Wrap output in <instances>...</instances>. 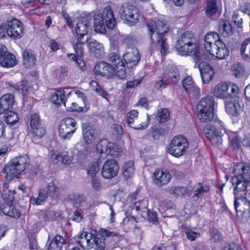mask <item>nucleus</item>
Here are the masks:
<instances>
[{
    "label": "nucleus",
    "mask_w": 250,
    "mask_h": 250,
    "mask_svg": "<svg viewBox=\"0 0 250 250\" xmlns=\"http://www.w3.org/2000/svg\"><path fill=\"white\" fill-rule=\"evenodd\" d=\"M203 46L204 50L202 55L197 57L201 58V60L211 57H215L219 60H224L229 55L228 48L216 32H210L205 36Z\"/></svg>",
    "instance_id": "f257e3e1"
},
{
    "label": "nucleus",
    "mask_w": 250,
    "mask_h": 250,
    "mask_svg": "<svg viewBox=\"0 0 250 250\" xmlns=\"http://www.w3.org/2000/svg\"><path fill=\"white\" fill-rule=\"evenodd\" d=\"M114 235L113 232L104 229L100 233L92 230L90 233L83 231L74 237L76 243L83 249H95L97 250H104L105 247V236Z\"/></svg>",
    "instance_id": "f03ea898"
},
{
    "label": "nucleus",
    "mask_w": 250,
    "mask_h": 250,
    "mask_svg": "<svg viewBox=\"0 0 250 250\" xmlns=\"http://www.w3.org/2000/svg\"><path fill=\"white\" fill-rule=\"evenodd\" d=\"M147 26L151 42L161 47L162 54H166L168 51V45L164 36L169 28L166 21L155 18L147 24Z\"/></svg>",
    "instance_id": "7ed1b4c3"
},
{
    "label": "nucleus",
    "mask_w": 250,
    "mask_h": 250,
    "mask_svg": "<svg viewBox=\"0 0 250 250\" xmlns=\"http://www.w3.org/2000/svg\"><path fill=\"white\" fill-rule=\"evenodd\" d=\"M175 48L182 55H192L193 59L197 62L201 61L198 56L202 55L203 52L198 47L196 38L188 32L183 34L177 40Z\"/></svg>",
    "instance_id": "20e7f679"
},
{
    "label": "nucleus",
    "mask_w": 250,
    "mask_h": 250,
    "mask_svg": "<svg viewBox=\"0 0 250 250\" xmlns=\"http://www.w3.org/2000/svg\"><path fill=\"white\" fill-rule=\"evenodd\" d=\"M233 172L234 175L232 177L231 182L235 186L234 196L248 195L247 189L250 185V175L246 167L243 164H238L234 167Z\"/></svg>",
    "instance_id": "39448f33"
},
{
    "label": "nucleus",
    "mask_w": 250,
    "mask_h": 250,
    "mask_svg": "<svg viewBox=\"0 0 250 250\" xmlns=\"http://www.w3.org/2000/svg\"><path fill=\"white\" fill-rule=\"evenodd\" d=\"M116 20L110 6L106 7L102 13L96 12L94 14V27L96 32H105V25L109 29L114 28Z\"/></svg>",
    "instance_id": "423d86ee"
},
{
    "label": "nucleus",
    "mask_w": 250,
    "mask_h": 250,
    "mask_svg": "<svg viewBox=\"0 0 250 250\" xmlns=\"http://www.w3.org/2000/svg\"><path fill=\"white\" fill-rule=\"evenodd\" d=\"M214 104V99L211 96H207L198 102L196 111L197 117L201 122L208 123L212 120Z\"/></svg>",
    "instance_id": "0eeeda50"
},
{
    "label": "nucleus",
    "mask_w": 250,
    "mask_h": 250,
    "mask_svg": "<svg viewBox=\"0 0 250 250\" xmlns=\"http://www.w3.org/2000/svg\"><path fill=\"white\" fill-rule=\"evenodd\" d=\"M26 161L25 158L19 157L10 161L4 167L3 172L6 174L7 180L11 181L14 178H19L25 170Z\"/></svg>",
    "instance_id": "6e6552de"
},
{
    "label": "nucleus",
    "mask_w": 250,
    "mask_h": 250,
    "mask_svg": "<svg viewBox=\"0 0 250 250\" xmlns=\"http://www.w3.org/2000/svg\"><path fill=\"white\" fill-rule=\"evenodd\" d=\"M238 91V86L234 83L228 82H221L216 84L213 92L216 98L227 101L236 97Z\"/></svg>",
    "instance_id": "1a4fd4ad"
},
{
    "label": "nucleus",
    "mask_w": 250,
    "mask_h": 250,
    "mask_svg": "<svg viewBox=\"0 0 250 250\" xmlns=\"http://www.w3.org/2000/svg\"><path fill=\"white\" fill-rule=\"evenodd\" d=\"M234 204L238 218L242 221L248 220L250 217V200L247 195L234 196Z\"/></svg>",
    "instance_id": "9d476101"
},
{
    "label": "nucleus",
    "mask_w": 250,
    "mask_h": 250,
    "mask_svg": "<svg viewBox=\"0 0 250 250\" xmlns=\"http://www.w3.org/2000/svg\"><path fill=\"white\" fill-rule=\"evenodd\" d=\"M59 194V188L53 181L47 182L46 188H41L39 191L38 197L31 198L34 205H41L48 196L52 198H57Z\"/></svg>",
    "instance_id": "9b49d317"
},
{
    "label": "nucleus",
    "mask_w": 250,
    "mask_h": 250,
    "mask_svg": "<svg viewBox=\"0 0 250 250\" xmlns=\"http://www.w3.org/2000/svg\"><path fill=\"white\" fill-rule=\"evenodd\" d=\"M119 14L121 18L129 26L134 25L139 21V12L133 5L127 4L123 5L119 11Z\"/></svg>",
    "instance_id": "f8f14e48"
},
{
    "label": "nucleus",
    "mask_w": 250,
    "mask_h": 250,
    "mask_svg": "<svg viewBox=\"0 0 250 250\" xmlns=\"http://www.w3.org/2000/svg\"><path fill=\"white\" fill-rule=\"evenodd\" d=\"M187 139L183 136H175L171 141L168 148L169 154L175 157H179L185 152L188 147Z\"/></svg>",
    "instance_id": "ddd939ff"
},
{
    "label": "nucleus",
    "mask_w": 250,
    "mask_h": 250,
    "mask_svg": "<svg viewBox=\"0 0 250 250\" xmlns=\"http://www.w3.org/2000/svg\"><path fill=\"white\" fill-rule=\"evenodd\" d=\"M76 129V122L72 118H64L58 126L59 136L64 140H69Z\"/></svg>",
    "instance_id": "4468645a"
},
{
    "label": "nucleus",
    "mask_w": 250,
    "mask_h": 250,
    "mask_svg": "<svg viewBox=\"0 0 250 250\" xmlns=\"http://www.w3.org/2000/svg\"><path fill=\"white\" fill-rule=\"evenodd\" d=\"M6 192V190H4L1 193L2 198L5 200H7V202L5 204H3L1 207V211L4 214L7 216L12 218H18L21 215L19 207L12 204L13 197L9 195V198H8Z\"/></svg>",
    "instance_id": "2eb2a0df"
},
{
    "label": "nucleus",
    "mask_w": 250,
    "mask_h": 250,
    "mask_svg": "<svg viewBox=\"0 0 250 250\" xmlns=\"http://www.w3.org/2000/svg\"><path fill=\"white\" fill-rule=\"evenodd\" d=\"M89 22L87 18H82L76 24L75 27L77 41L76 43L83 44L88 40L87 35L89 27Z\"/></svg>",
    "instance_id": "dca6fc26"
},
{
    "label": "nucleus",
    "mask_w": 250,
    "mask_h": 250,
    "mask_svg": "<svg viewBox=\"0 0 250 250\" xmlns=\"http://www.w3.org/2000/svg\"><path fill=\"white\" fill-rule=\"evenodd\" d=\"M94 72L97 75H100L107 78L117 77V70L110 63L104 61L97 63L94 68Z\"/></svg>",
    "instance_id": "f3484780"
},
{
    "label": "nucleus",
    "mask_w": 250,
    "mask_h": 250,
    "mask_svg": "<svg viewBox=\"0 0 250 250\" xmlns=\"http://www.w3.org/2000/svg\"><path fill=\"white\" fill-rule=\"evenodd\" d=\"M108 61L117 70V77L120 79H125L126 76L125 67L119 55L117 52L110 53L108 55Z\"/></svg>",
    "instance_id": "a211bd4d"
},
{
    "label": "nucleus",
    "mask_w": 250,
    "mask_h": 250,
    "mask_svg": "<svg viewBox=\"0 0 250 250\" xmlns=\"http://www.w3.org/2000/svg\"><path fill=\"white\" fill-rule=\"evenodd\" d=\"M127 122L131 127L135 129H143L146 128L149 122L148 116L145 122H141L138 117V112L136 110H131L127 114Z\"/></svg>",
    "instance_id": "6ab92c4d"
},
{
    "label": "nucleus",
    "mask_w": 250,
    "mask_h": 250,
    "mask_svg": "<svg viewBox=\"0 0 250 250\" xmlns=\"http://www.w3.org/2000/svg\"><path fill=\"white\" fill-rule=\"evenodd\" d=\"M29 133L32 137L40 138L45 134V129L41 126L39 116L34 114L30 117Z\"/></svg>",
    "instance_id": "aec40b11"
},
{
    "label": "nucleus",
    "mask_w": 250,
    "mask_h": 250,
    "mask_svg": "<svg viewBox=\"0 0 250 250\" xmlns=\"http://www.w3.org/2000/svg\"><path fill=\"white\" fill-rule=\"evenodd\" d=\"M6 32L7 35L14 39L20 38L23 35V28L21 21L14 19L7 22Z\"/></svg>",
    "instance_id": "412c9836"
},
{
    "label": "nucleus",
    "mask_w": 250,
    "mask_h": 250,
    "mask_svg": "<svg viewBox=\"0 0 250 250\" xmlns=\"http://www.w3.org/2000/svg\"><path fill=\"white\" fill-rule=\"evenodd\" d=\"M17 60L16 57L7 50L3 45L0 46V65L5 68L13 67L16 65Z\"/></svg>",
    "instance_id": "4be33fe9"
},
{
    "label": "nucleus",
    "mask_w": 250,
    "mask_h": 250,
    "mask_svg": "<svg viewBox=\"0 0 250 250\" xmlns=\"http://www.w3.org/2000/svg\"><path fill=\"white\" fill-rule=\"evenodd\" d=\"M119 169V165L114 159L107 160L103 165L102 174L105 179H111L115 177Z\"/></svg>",
    "instance_id": "5701e85b"
},
{
    "label": "nucleus",
    "mask_w": 250,
    "mask_h": 250,
    "mask_svg": "<svg viewBox=\"0 0 250 250\" xmlns=\"http://www.w3.org/2000/svg\"><path fill=\"white\" fill-rule=\"evenodd\" d=\"M207 138L213 145H219L222 142V133L210 124L206 125L203 129Z\"/></svg>",
    "instance_id": "b1692460"
},
{
    "label": "nucleus",
    "mask_w": 250,
    "mask_h": 250,
    "mask_svg": "<svg viewBox=\"0 0 250 250\" xmlns=\"http://www.w3.org/2000/svg\"><path fill=\"white\" fill-rule=\"evenodd\" d=\"M123 57L128 68L136 66L140 60L139 51L136 47L128 48Z\"/></svg>",
    "instance_id": "393cba45"
},
{
    "label": "nucleus",
    "mask_w": 250,
    "mask_h": 250,
    "mask_svg": "<svg viewBox=\"0 0 250 250\" xmlns=\"http://www.w3.org/2000/svg\"><path fill=\"white\" fill-rule=\"evenodd\" d=\"M171 175L166 170L156 169L152 176L153 183L159 187L166 186L170 181Z\"/></svg>",
    "instance_id": "a878e982"
},
{
    "label": "nucleus",
    "mask_w": 250,
    "mask_h": 250,
    "mask_svg": "<svg viewBox=\"0 0 250 250\" xmlns=\"http://www.w3.org/2000/svg\"><path fill=\"white\" fill-rule=\"evenodd\" d=\"M215 124L217 127L220 129L221 130L222 129L224 130V132L228 136V139L229 141V146L233 149L236 150L241 147V142L236 133L225 128L223 123L220 121H216Z\"/></svg>",
    "instance_id": "bb28decb"
},
{
    "label": "nucleus",
    "mask_w": 250,
    "mask_h": 250,
    "mask_svg": "<svg viewBox=\"0 0 250 250\" xmlns=\"http://www.w3.org/2000/svg\"><path fill=\"white\" fill-rule=\"evenodd\" d=\"M82 45L74 42L73 46L76 55L75 54H69L67 55V57L70 60L75 62L80 69L83 70L85 69V65L84 62L81 59L83 56Z\"/></svg>",
    "instance_id": "cd10ccee"
},
{
    "label": "nucleus",
    "mask_w": 250,
    "mask_h": 250,
    "mask_svg": "<svg viewBox=\"0 0 250 250\" xmlns=\"http://www.w3.org/2000/svg\"><path fill=\"white\" fill-rule=\"evenodd\" d=\"M131 201L133 204V210L135 209L137 212H145L147 209L148 203L147 200L141 196L138 191L131 195Z\"/></svg>",
    "instance_id": "c85d7f7f"
},
{
    "label": "nucleus",
    "mask_w": 250,
    "mask_h": 250,
    "mask_svg": "<svg viewBox=\"0 0 250 250\" xmlns=\"http://www.w3.org/2000/svg\"><path fill=\"white\" fill-rule=\"evenodd\" d=\"M235 97L227 100L225 104L227 112L231 116H237L242 110L241 100Z\"/></svg>",
    "instance_id": "c756f323"
},
{
    "label": "nucleus",
    "mask_w": 250,
    "mask_h": 250,
    "mask_svg": "<svg viewBox=\"0 0 250 250\" xmlns=\"http://www.w3.org/2000/svg\"><path fill=\"white\" fill-rule=\"evenodd\" d=\"M198 65L200 75L204 83H207L212 79L214 75V71L212 67L203 60L200 61Z\"/></svg>",
    "instance_id": "7c9ffc66"
},
{
    "label": "nucleus",
    "mask_w": 250,
    "mask_h": 250,
    "mask_svg": "<svg viewBox=\"0 0 250 250\" xmlns=\"http://www.w3.org/2000/svg\"><path fill=\"white\" fill-rule=\"evenodd\" d=\"M182 85L186 91L194 97L199 96L200 89L197 86L190 76H187L182 81Z\"/></svg>",
    "instance_id": "2f4dec72"
},
{
    "label": "nucleus",
    "mask_w": 250,
    "mask_h": 250,
    "mask_svg": "<svg viewBox=\"0 0 250 250\" xmlns=\"http://www.w3.org/2000/svg\"><path fill=\"white\" fill-rule=\"evenodd\" d=\"M83 138L84 142L87 144H91L97 138L96 130L88 124L83 125Z\"/></svg>",
    "instance_id": "473e14b6"
},
{
    "label": "nucleus",
    "mask_w": 250,
    "mask_h": 250,
    "mask_svg": "<svg viewBox=\"0 0 250 250\" xmlns=\"http://www.w3.org/2000/svg\"><path fill=\"white\" fill-rule=\"evenodd\" d=\"M89 50L91 54L97 58H102L104 54L102 44L94 40H90L87 43Z\"/></svg>",
    "instance_id": "72a5a7b5"
},
{
    "label": "nucleus",
    "mask_w": 250,
    "mask_h": 250,
    "mask_svg": "<svg viewBox=\"0 0 250 250\" xmlns=\"http://www.w3.org/2000/svg\"><path fill=\"white\" fill-rule=\"evenodd\" d=\"M14 103V97L12 94H6L0 98V115L11 108Z\"/></svg>",
    "instance_id": "f704fd0d"
},
{
    "label": "nucleus",
    "mask_w": 250,
    "mask_h": 250,
    "mask_svg": "<svg viewBox=\"0 0 250 250\" xmlns=\"http://www.w3.org/2000/svg\"><path fill=\"white\" fill-rule=\"evenodd\" d=\"M64 243V239L62 236L57 235L51 241H48L46 247L47 250H62Z\"/></svg>",
    "instance_id": "c9c22d12"
},
{
    "label": "nucleus",
    "mask_w": 250,
    "mask_h": 250,
    "mask_svg": "<svg viewBox=\"0 0 250 250\" xmlns=\"http://www.w3.org/2000/svg\"><path fill=\"white\" fill-rule=\"evenodd\" d=\"M167 192L175 196H182L189 194L190 189L188 188L185 186H175L168 187Z\"/></svg>",
    "instance_id": "e433bc0d"
},
{
    "label": "nucleus",
    "mask_w": 250,
    "mask_h": 250,
    "mask_svg": "<svg viewBox=\"0 0 250 250\" xmlns=\"http://www.w3.org/2000/svg\"><path fill=\"white\" fill-rule=\"evenodd\" d=\"M219 31L224 37L230 36L232 33V27L228 20L220 19L219 21Z\"/></svg>",
    "instance_id": "4c0bfd02"
},
{
    "label": "nucleus",
    "mask_w": 250,
    "mask_h": 250,
    "mask_svg": "<svg viewBox=\"0 0 250 250\" xmlns=\"http://www.w3.org/2000/svg\"><path fill=\"white\" fill-rule=\"evenodd\" d=\"M218 10L217 0H207L206 14L208 17H211L216 14Z\"/></svg>",
    "instance_id": "58836bf2"
},
{
    "label": "nucleus",
    "mask_w": 250,
    "mask_h": 250,
    "mask_svg": "<svg viewBox=\"0 0 250 250\" xmlns=\"http://www.w3.org/2000/svg\"><path fill=\"white\" fill-rule=\"evenodd\" d=\"M64 106L67 110L70 111L84 112H86L89 108V104H85L84 106H79L76 103L66 101L64 103Z\"/></svg>",
    "instance_id": "ea45409f"
},
{
    "label": "nucleus",
    "mask_w": 250,
    "mask_h": 250,
    "mask_svg": "<svg viewBox=\"0 0 250 250\" xmlns=\"http://www.w3.org/2000/svg\"><path fill=\"white\" fill-rule=\"evenodd\" d=\"M36 62L34 55L30 50H25L23 52V63L27 67L33 66Z\"/></svg>",
    "instance_id": "a19ab883"
},
{
    "label": "nucleus",
    "mask_w": 250,
    "mask_h": 250,
    "mask_svg": "<svg viewBox=\"0 0 250 250\" xmlns=\"http://www.w3.org/2000/svg\"><path fill=\"white\" fill-rule=\"evenodd\" d=\"M106 139L101 140L97 145L96 149L98 152L100 153L101 155H103L104 157H105L108 155V150L109 144Z\"/></svg>",
    "instance_id": "79ce46f5"
},
{
    "label": "nucleus",
    "mask_w": 250,
    "mask_h": 250,
    "mask_svg": "<svg viewBox=\"0 0 250 250\" xmlns=\"http://www.w3.org/2000/svg\"><path fill=\"white\" fill-rule=\"evenodd\" d=\"M64 94L63 90H59L55 91L51 98L52 102L58 105H60L62 104H64V103H66L64 100Z\"/></svg>",
    "instance_id": "37998d69"
},
{
    "label": "nucleus",
    "mask_w": 250,
    "mask_h": 250,
    "mask_svg": "<svg viewBox=\"0 0 250 250\" xmlns=\"http://www.w3.org/2000/svg\"><path fill=\"white\" fill-rule=\"evenodd\" d=\"M209 187L208 186L202 185L201 183H198L194 186L193 196L197 198L202 196L205 193L209 190Z\"/></svg>",
    "instance_id": "c03bdc74"
},
{
    "label": "nucleus",
    "mask_w": 250,
    "mask_h": 250,
    "mask_svg": "<svg viewBox=\"0 0 250 250\" xmlns=\"http://www.w3.org/2000/svg\"><path fill=\"white\" fill-rule=\"evenodd\" d=\"M108 147L109 148L108 155H110L112 157H117L120 156L123 154V148L119 145L110 143Z\"/></svg>",
    "instance_id": "a18cd8bd"
},
{
    "label": "nucleus",
    "mask_w": 250,
    "mask_h": 250,
    "mask_svg": "<svg viewBox=\"0 0 250 250\" xmlns=\"http://www.w3.org/2000/svg\"><path fill=\"white\" fill-rule=\"evenodd\" d=\"M164 76H167V78L171 79L173 82L178 81L180 77L178 69L173 66L170 67Z\"/></svg>",
    "instance_id": "49530a36"
},
{
    "label": "nucleus",
    "mask_w": 250,
    "mask_h": 250,
    "mask_svg": "<svg viewBox=\"0 0 250 250\" xmlns=\"http://www.w3.org/2000/svg\"><path fill=\"white\" fill-rule=\"evenodd\" d=\"M134 172V163L132 161L125 163L123 166V175L126 178L132 176Z\"/></svg>",
    "instance_id": "de8ad7c7"
},
{
    "label": "nucleus",
    "mask_w": 250,
    "mask_h": 250,
    "mask_svg": "<svg viewBox=\"0 0 250 250\" xmlns=\"http://www.w3.org/2000/svg\"><path fill=\"white\" fill-rule=\"evenodd\" d=\"M241 52L242 57L245 59L250 55V38L245 40L241 46Z\"/></svg>",
    "instance_id": "09e8293b"
},
{
    "label": "nucleus",
    "mask_w": 250,
    "mask_h": 250,
    "mask_svg": "<svg viewBox=\"0 0 250 250\" xmlns=\"http://www.w3.org/2000/svg\"><path fill=\"white\" fill-rule=\"evenodd\" d=\"M100 170L99 164L96 162H91L87 167V173L91 177H96Z\"/></svg>",
    "instance_id": "8fccbe9b"
},
{
    "label": "nucleus",
    "mask_w": 250,
    "mask_h": 250,
    "mask_svg": "<svg viewBox=\"0 0 250 250\" xmlns=\"http://www.w3.org/2000/svg\"><path fill=\"white\" fill-rule=\"evenodd\" d=\"M90 85L93 90L96 91L100 96L107 100L108 94L104 89L98 85L96 81H91Z\"/></svg>",
    "instance_id": "3c124183"
},
{
    "label": "nucleus",
    "mask_w": 250,
    "mask_h": 250,
    "mask_svg": "<svg viewBox=\"0 0 250 250\" xmlns=\"http://www.w3.org/2000/svg\"><path fill=\"white\" fill-rule=\"evenodd\" d=\"M231 70L233 76L239 78L243 76L244 68L240 63L236 62L232 66Z\"/></svg>",
    "instance_id": "603ef678"
},
{
    "label": "nucleus",
    "mask_w": 250,
    "mask_h": 250,
    "mask_svg": "<svg viewBox=\"0 0 250 250\" xmlns=\"http://www.w3.org/2000/svg\"><path fill=\"white\" fill-rule=\"evenodd\" d=\"M170 83V80L167 78V76L160 77L155 84V87L158 90H162L166 88Z\"/></svg>",
    "instance_id": "864d4df0"
},
{
    "label": "nucleus",
    "mask_w": 250,
    "mask_h": 250,
    "mask_svg": "<svg viewBox=\"0 0 250 250\" xmlns=\"http://www.w3.org/2000/svg\"><path fill=\"white\" fill-rule=\"evenodd\" d=\"M4 121L9 125H14L18 121V118L16 114L13 111L8 112L5 116Z\"/></svg>",
    "instance_id": "5fc2aeb1"
},
{
    "label": "nucleus",
    "mask_w": 250,
    "mask_h": 250,
    "mask_svg": "<svg viewBox=\"0 0 250 250\" xmlns=\"http://www.w3.org/2000/svg\"><path fill=\"white\" fill-rule=\"evenodd\" d=\"M136 221L132 216L126 217L123 219L122 224L126 229H132L135 227Z\"/></svg>",
    "instance_id": "6e6d98bb"
},
{
    "label": "nucleus",
    "mask_w": 250,
    "mask_h": 250,
    "mask_svg": "<svg viewBox=\"0 0 250 250\" xmlns=\"http://www.w3.org/2000/svg\"><path fill=\"white\" fill-rule=\"evenodd\" d=\"M158 120L160 123L166 122L169 118V113L166 108H163L159 110L157 113Z\"/></svg>",
    "instance_id": "4d7b16f0"
},
{
    "label": "nucleus",
    "mask_w": 250,
    "mask_h": 250,
    "mask_svg": "<svg viewBox=\"0 0 250 250\" xmlns=\"http://www.w3.org/2000/svg\"><path fill=\"white\" fill-rule=\"evenodd\" d=\"M62 154L58 151H52L50 155V161L53 164H57L62 162Z\"/></svg>",
    "instance_id": "13d9d810"
},
{
    "label": "nucleus",
    "mask_w": 250,
    "mask_h": 250,
    "mask_svg": "<svg viewBox=\"0 0 250 250\" xmlns=\"http://www.w3.org/2000/svg\"><path fill=\"white\" fill-rule=\"evenodd\" d=\"M18 92L21 91L22 92H28L29 89V86L27 81H22L18 84L17 87L16 86H13Z\"/></svg>",
    "instance_id": "bf43d9fd"
},
{
    "label": "nucleus",
    "mask_w": 250,
    "mask_h": 250,
    "mask_svg": "<svg viewBox=\"0 0 250 250\" xmlns=\"http://www.w3.org/2000/svg\"><path fill=\"white\" fill-rule=\"evenodd\" d=\"M234 22L240 28L242 27L243 19L240 17L238 11L234 12L232 16Z\"/></svg>",
    "instance_id": "052dcab7"
},
{
    "label": "nucleus",
    "mask_w": 250,
    "mask_h": 250,
    "mask_svg": "<svg viewBox=\"0 0 250 250\" xmlns=\"http://www.w3.org/2000/svg\"><path fill=\"white\" fill-rule=\"evenodd\" d=\"M77 157L78 159H81L87 156L89 151L86 146H83L80 150H77Z\"/></svg>",
    "instance_id": "680f3d73"
},
{
    "label": "nucleus",
    "mask_w": 250,
    "mask_h": 250,
    "mask_svg": "<svg viewBox=\"0 0 250 250\" xmlns=\"http://www.w3.org/2000/svg\"><path fill=\"white\" fill-rule=\"evenodd\" d=\"M91 185L93 188L97 191H99L102 189V184L100 180L97 177H93L91 178Z\"/></svg>",
    "instance_id": "e2e57ef3"
},
{
    "label": "nucleus",
    "mask_w": 250,
    "mask_h": 250,
    "mask_svg": "<svg viewBox=\"0 0 250 250\" xmlns=\"http://www.w3.org/2000/svg\"><path fill=\"white\" fill-rule=\"evenodd\" d=\"M73 93L76 95L78 98H80L82 99V100L83 102L84 105H85V104H89L86 100V97L83 92L78 90H76L70 92L69 93V94H73Z\"/></svg>",
    "instance_id": "0e129e2a"
},
{
    "label": "nucleus",
    "mask_w": 250,
    "mask_h": 250,
    "mask_svg": "<svg viewBox=\"0 0 250 250\" xmlns=\"http://www.w3.org/2000/svg\"><path fill=\"white\" fill-rule=\"evenodd\" d=\"M147 218L150 222L155 223L158 221L157 213L153 211L146 209Z\"/></svg>",
    "instance_id": "69168bd1"
},
{
    "label": "nucleus",
    "mask_w": 250,
    "mask_h": 250,
    "mask_svg": "<svg viewBox=\"0 0 250 250\" xmlns=\"http://www.w3.org/2000/svg\"><path fill=\"white\" fill-rule=\"evenodd\" d=\"M212 238L215 241H219L222 239V236L219 231L215 229H211L210 230Z\"/></svg>",
    "instance_id": "338daca9"
},
{
    "label": "nucleus",
    "mask_w": 250,
    "mask_h": 250,
    "mask_svg": "<svg viewBox=\"0 0 250 250\" xmlns=\"http://www.w3.org/2000/svg\"><path fill=\"white\" fill-rule=\"evenodd\" d=\"M83 218V215L79 210H76L73 214L72 216L70 218L72 221L79 223L81 221Z\"/></svg>",
    "instance_id": "774afa93"
}]
</instances>
